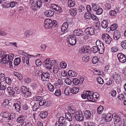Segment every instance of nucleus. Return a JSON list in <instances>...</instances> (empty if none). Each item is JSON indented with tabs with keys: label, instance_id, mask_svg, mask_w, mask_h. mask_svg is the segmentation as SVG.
<instances>
[{
	"label": "nucleus",
	"instance_id": "4d7b16f0",
	"mask_svg": "<svg viewBox=\"0 0 126 126\" xmlns=\"http://www.w3.org/2000/svg\"><path fill=\"white\" fill-rule=\"evenodd\" d=\"M65 82L67 84L70 85L72 83V81L69 78H67L65 80Z\"/></svg>",
	"mask_w": 126,
	"mask_h": 126
},
{
	"label": "nucleus",
	"instance_id": "9d476101",
	"mask_svg": "<svg viewBox=\"0 0 126 126\" xmlns=\"http://www.w3.org/2000/svg\"><path fill=\"white\" fill-rule=\"evenodd\" d=\"M68 25V24L67 22H64L61 28V33H62L61 34V35L67 32L68 31L67 28Z\"/></svg>",
	"mask_w": 126,
	"mask_h": 126
},
{
	"label": "nucleus",
	"instance_id": "412c9836",
	"mask_svg": "<svg viewBox=\"0 0 126 126\" xmlns=\"http://www.w3.org/2000/svg\"><path fill=\"white\" fill-rule=\"evenodd\" d=\"M86 93L87 95V99L90 100L93 99V93H92V92L87 91Z\"/></svg>",
	"mask_w": 126,
	"mask_h": 126
},
{
	"label": "nucleus",
	"instance_id": "7c9ffc66",
	"mask_svg": "<svg viewBox=\"0 0 126 126\" xmlns=\"http://www.w3.org/2000/svg\"><path fill=\"white\" fill-rule=\"evenodd\" d=\"M92 9L95 11L97 10L100 7L99 5L96 4L92 3Z\"/></svg>",
	"mask_w": 126,
	"mask_h": 126
},
{
	"label": "nucleus",
	"instance_id": "e433bc0d",
	"mask_svg": "<svg viewBox=\"0 0 126 126\" xmlns=\"http://www.w3.org/2000/svg\"><path fill=\"white\" fill-rule=\"evenodd\" d=\"M33 34V32L32 31L29 30L26 31L25 33V36L28 37L31 35Z\"/></svg>",
	"mask_w": 126,
	"mask_h": 126
},
{
	"label": "nucleus",
	"instance_id": "a211bd4d",
	"mask_svg": "<svg viewBox=\"0 0 126 126\" xmlns=\"http://www.w3.org/2000/svg\"><path fill=\"white\" fill-rule=\"evenodd\" d=\"M45 15L47 17H51L54 15V12L52 10H47L44 13Z\"/></svg>",
	"mask_w": 126,
	"mask_h": 126
},
{
	"label": "nucleus",
	"instance_id": "b1692460",
	"mask_svg": "<svg viewBox=\"0 0 126 126\" xmlns=\"http://www.w3.org/2000/svg\"><path fill=\"white\" fill-rule=\"evenodd\" d=\"M66 120L65 118L63 116H61L60 117L58 121L63 125H64L66 124Z\"/></svg>",
	"mask_w": 126,
	"mask_h": 126
},
{
	"label": "nucleus",
	"instance_id": "393cba45",
	"mask_svg": "<svg viewBox=\"0 0 126 126\" xmlns=\"http://www.w3.org/2000/svg\"><path fill=\"white\" fill-rule=\"evenodd\" d=\"M30 3L31 9L35 11V8L36 7V6H35V2H34L33 0H30Z\"/></svg>",
	"mask_w": 126,
	"mask_h": 126
},
{
	"label": "nucleus",
	"instance_id": "f257e3e1",
	"mask_svg": "<svg viewBox=\"0 0 126 126\" xmlns=\"http://www.w3.org/2000/svg\"><path fill=\"white\" fill-rule=\"evenodd\" d=\"M14 55L12 54H2L1 56V59L0 62L1 63H4L13 67V61L14 58Z\"/></svg>",
	"mask_w": 126,
	"mask_h": 126
},
{
	"label": "nucleus",
	"instance_id": "6e6552de",
	"mask_svg": "<svg viewBox=\"0 0 126 126\" xmlns=\"http://www.w3.org/2000/svg\"><path fill=\"white\" fill-rule=\"evenodd\" d=\"M74 117L76 120L78 121H82L84 119L83 114L81 112H78L76 113V114L74 115Z\"/></svg>",
	"mask_w": 126,
	"mask_h": 126
},
{
	"label": "nucleus",
	"instance_id": "a878e982",
	"mask_svg": "<svg viewBox=\"0 0 126 126\" xmlns=\"http://www.w3.org/2000/svg\"><path fill=\"white\" fill-rule=\"evenodd\" d=\"M77 9L75 8H71L69 10V12L70 15L73 16H75L77 14Z\"/></svg>",
	"mask_w": 126,
	"mask_h": 126
},
{
	"label": "nucleus",
	"instance_id": "58836bf2",
	"mask_svg": "<svg viewBox=\"0 0 126 126\" xmlns=\"http://www.w3.org/2000/svg\"><path fill=\"white\" fill-rule=\"evenodd\" d=\"M112 118V115H111L110 114H108L106 116L105 120L108 122L111 121Z\"/></svg>",
	"mask_w": 126,
	"mask_h": 126
},
{
	"label": "nucleus",
	"instance_id": "13d9d810",
	"mask_svg": "<svg viewBox=\"0 0 126 126\" xmlns=\"http://www.w3.org/2000/svg\"><path fill=\"white\" fill-rule=\"evenodd\" d=\"M54 10L59 13L61 12L62 11L61 8L58 6L56 8H55Z\"/></svg>",
	"mask_w": 126,
	"mask_h": 126
},
{
	"label": "nucleus",
	"instance_id": "680f3d73",
	"mask_svg": "<svg viewBox=\"0 0 126 126\" xmlns=\"http://www.w3.org/2000/svg\"><path fill=\"white\" fill-rule=\"evenodd\" d=\"M9 103V100L8 99H5L3 103V105L4 106H6L8 105Z\"/></svg>",
	"mask_w": 126,
	"mask_h": 126
},
{
	"label": "nucleus",
	"instance_id": "603ef678",
	"mask_svg": "<svg viewBox=\"0 0 126 126\" xmlns=\"http://www.w3.org/2000/svg\"><path fill=\"white\" fill-rule=\"evenodd\" d=\"M96 13L97 15H100L103 12V10L102 8H100L98 9L96 11Z\"/></svg>",
	"mask_w": 126,
	"mask_h": 126
},
{
	"label": "nucleus",
	"instance_id": "20e7f679",
	"mask_svg": "<svg viewBox=\"0 0 126 126\" xmlns=\"http://www.w3.org/2000/svg\"><path fill=\"white\" fill-rule=\"evenodd\" d=\"M52 21L50 19H46L44 22V27L46 29L51 28L52 26Z\"/></svg>",
	"mask_w": 126,
	"mask_h": 126
},
{
	"label": "nucleus",
	"instance_id": "5fc2aeb1",
	"mask_svg": "<svg viewBox=\"0 0 126 126\" xmlns=\"http://www.w3.org/2000/svg\"><path fill=\"white\" fill-rule=\"evenodd\" d=\"M98 59L96 56L94 57L93 58L92 60V62L93 63L96 64L98 62Z\"/></svg>",
	"mask_w": 126,
	"mask_h": 126
},
{
	"label": "nucleus",
	"instance_id": "09e8293b",
	"mask_svg": "<svg viewBox=\"0 0 126 126\" xmlns=\"http://www.w3.org/2000/svg\"><path fill=\"white\" fill-rule=\"evenodd\" d=\"M61 94V92L60 90L58 89L56 90L54 93V94L57 96H60Z\"/></svg>",
	"mask_w": 126,
	"mask_h": 126
},
{
	"label": "nucleus",
	"instance_id": "5701e85b",
	"mask_svg": "<svg viewBox=\"0 0 126 126\" xmlns=\"http://www.w3.org/2000/svg\"><path fill=\"white\" fill-rule=\"evenodd\" d=\"M108 21L107 20H104L101 23L102 27L104 29L106 28L108 26Z\"/></svg>",
	"mask_w": 126,
	"mask_h": 126
},
{
	"label": "nucleus",
	"instance_id": "c03bdc74",
	"mask_svg": "<svg viewBox=\"0 0 126 126\" xmlns=\"http://www.w3.org/2000/svg\"><path fill=\"white\" fill-rule=\"evenodd\" d=\"M72 81L73 84L75 85H77L80 82V80L77 79H73Z\"/></svg>",
	"mask_w": 126,
	"mask_h": 126
},
{
	"label": "nucleus",
	"instance_id": "7ed1b4c3",
	"mask_svg": "<svg viewBox=\"0 0 126 126\" xmlns=\"http://www.w3.org/2000/svg\"><path fill=\"white\" fill-rule=\"evenodd\" d=\"M102 38L105 42L108 44H109L111 43L112 40L110 36L107 33L102 34Z\"/></svg>",
	"mask_w": 126,
	"mask_h": 126
},
{
	"label": "nucleus",
	"instance_id": "4c0bfd02",
	"mask_svg": "<svg viewBox=\"0 0 126 126\" xmlns=\"http://www.w3.org/2000/svg\"><path fill=\"white\" fill-rule=\"evenodd\" d=\"M118 27L117 24L115 23L112 24L110 28V30L111 31H113L115 30Z\"/></svg>",
	"mask_w": 126,
	"mask_h": 126
},
{
	"label": "nucleus",
	"instance_id": "2f4dec72",
	"mask_svg": "<svg viewBox=\"0 0 126 126\" xmlns=\"http://www.w3.org/2000/svg\"><path fill=\"white\" fill-rule=\"evenodd\" d=\"M48 115V113L46 111L41 112L40 114V116L42 119L46 118Z\"/></svg>",
	"mask_w": 126,
	"mask_h": 126
},
{
	"label": "nucleus",
	"instance_id": "c9c22d12",
	"mask_svg": "<svg viewBox=\"0 0 126 126\" xmlns=\"http://www.w3.org/2000/svg\"><path fill=\"white\" fill-rule=\"evenodd\" d=\"M68 4L69 7H73L75 5V2L72 0H68Z\"/></svg>",
	"mask_w": 126,
	"mask_h": 126
},
{
	"label": "nucleus",
	"instance_id": "3c124183",
	"mask_svg": "<svg viewBox=\"0 0 126 126\" xmlns=\"http://www.w3.org/2000/svg\"><path fill=\"white\" fill-rule=\"evenodd\" d=\"M117 12L115 10H111L110 12V16H116L117 15Z\"/></svg>",
	"mask_w": 126,
	"mask_h": 126
},
{
	"label": "nucleus",
	"instance_id": "338daca9",
	"mask_svg": "<svg viewBox=\"0 0 126 126\" xmlns=\"http://www.w3.org/2000/svg\"><path fill=\"white\" fill-rule=\"evenodd\" d=\"M10 114L8 113L4 112L3 113V117L6 118H9V117Z\"/></svg>",
	"mask_w": 126,
	"mask_h": 126
},
{
	"label": "nucleus",
	"instance_id": "ddd939ff",
	"mask_svg": "<svg viewBox=\"0 0 126 126\" xmlns=\"http://www.w3.org/2000/svg\"><path fill=\"white\" fill-rule=\"evenodd\" d=\"M17 4L16 2L11 1L10 2H5L4 5L6 7L8 8L9 7L13 8L15 7Z\"/></svg>",
	"mask_w": 126,
	"mask_h": 126
},
{
	"label": "nucleus",
	"instance_id": "6e6d98bb",
	"mask_svg": "<svg viewBox=\"0 0 126 126\" xmlns=\"http://www.w3.org/2000/svg\"><path fill=\"white\" fill-rule=\"evenodd\" d=\"M28 89V90L26 91L23 94L25 97H27L28 96L30 95L31 93L29 90Z\"/></svg>",
	"mask_w": 126,
	"mask_h": 126
},
{
	"label": "nucleus",
	"instance_id": "4468645a",
	"mask_svg": "<svg viewBox=\"0 0 126 126\" xmlns=\"http://www.w3.org/2000/svg\"><path fill=\"white\" fill-rule=\"evenodd\" d=\"M21 103L19 101H17V102L13 104V106L14 107L15 109L17 112H19L21 110Z\"/></svg>",
	"mask_w": 126,
	"mask_h": 126
},
{
	"label": "nucleus",
	"instance_id": "e2e57ef3",
	"mask_svg": "<svg viewBox=\"0 0 126 126\" xmlns=\"http://www.w3.org/2000/svg\"><path fill=\"white\" fill-rule=\"evenodd\" d=\"M86 9L88 12L90 14H91V12L92 11V10L91 6L89 5H88L86 6Z\"/></svg>",
	"mask_w": 126,
	"mask_h": 126
},
{
	"label": "nucleus",
	"instance_id": "f3484780",
	"mask_svg": "<svg viewBox=\"0 0 126 126\" xmlns=\"http://www.w3.org/2000/svg\"><path fill=\"white\" fill-rule=\"evenodd\" d=\"M90 49L89 46H84L81 48V51L82 53H85L88 52L90 51Z\"/></svg>",
	"mask_w": 126,
	"mask_h": 126
},
{
	"label": "nucleus",
	"instance_id": "dca6fc26",
	"mask_svg": "<svg viewBox=\"0 0 126 126\" xmlns=\"http://www.w3.org/2000/svg\"><path fill=\"white\" fill-rule=\"evenodd\" d=\"M73 34L75 35L81 36L84 34L83 31L80 29H77L74 30L73 32Z\"/></svg>",
	"mask_w": 126,
	"mask_h": 126
},
{
	"label": "nucleus",
	"instance_id": "ea45409f",
	"mask_svg": "<svg viewBox=\"0 0 126 126\" xmlns=\"http://www.w3.org/2000/svg\"><path fill=\"white\" fill-rule=\"evenodd\" d=\"M70 88L69 87H66L64 90V93L66 95H68L69 94L70 92H71Z\"/></svg>",
	"mask_w": 126,
	"mask_h": 126
},
{
	"label": "nucleus",
	"instance_id": "bb28decb",
	"mask_svg": "<svg viewBox=\"0 0 126 126\" xmlns=\"http://www.w3.org/2000/svg\"><path fill=\"white\" fill-rule=\"evenodd\" d=\"M65 119L69 121H72V116L70 113L67 112L65 113Z\"/></svg>",
	"mask_w": 126,
	"mask_h": 126
},
{
	"label": "nucleus",
	"instance_id": "49530a36",
	"mask_svg": "<svg viewBox=\"0 0 126 126\" xmlns=\"http://www.w3.org/2000/svg\"><path fill=\"white\" fill-rule=\"evenodd\" d=\"M89 56H84L82 57L83 61L85 63L89 61Z\"/></svg>",
	"mask_w": 126,
	"mask_h": 126
},
{
	"label": "nucleus",
	"instance_id": "774afa93",
	"mask_svg": "<svg viewBox=\"0 0 126 126\" xmlns=\"http://www.w3.org/2000/svg\"><path fill=\"white\" fill-rule=\"evenodd\" d=\"M90 14L88 12L85 13V14H84V18L86 19H89L90 17V15H89Z\"/></svg>",
	"mask_w": 126,
	"mask_h": 126
},
{
	"label": "nucleus",
	"instance_id": "69168bd1",
	"mask_svg": "<svg viewBox=\"0 0 126 126\" xmlns=\"http://www.w3.org/2000/svg\"><path fill=\"white\" fill-rule=\"evenodd\" d=\"M52 24H53L52 27H58L57 22L56 21L53 20V21H52Z\"/></svg>",
	"mask_w": 126,
	"mask_h": 126
},
{
	"label": "nucleus",
	"instance_id": "bf43d9fd",
	"mask_svg": "<svg viewBox=\"0 0 126 126\" xmlns=\"http://www.w3.org/2000/svg\"><path fill=\"white\" fill-rule=\"evenodd\" d=\"M118 50V48L116 47H112L111 48V51L112 52H115Z\"/></svg>",
	"mask_w": 126,
	"mask_h": 126
},
{
	"label": "nucleus",
	"instance_id": "a18cd8bd",
	"mask_svg": "<svg viewBox=\"0 0 126 126\" xmlns=\"http://www.w3.org/2000/svg\"><path fill=\"white\" fill-rule=\"evenodd\" d=\"M121 45L123 48L126 49V40L122 42L121 43Z\"/></svg>",
	"mask_w": 126,
	"mask_h": 126
},
{
	"label": "nucleus",
	"instance_id": "1a4fd4ad",
	"mask_svg": "<svg viewBox=\"0 0 126 126\" xmlns=\"http://www.w3.org/2000/svg\"><path fill=\"white\" fill-rule=\"evenodd\" d=\"M117 56L120 62L124 63L126 61V58L125 55L122 53H119Z\"/></svg>",
	"mask_w": 126,
	"mask_h": 126
},
{
	"label": "nucleus",
	"instance_id": "473e14b6",
	"mask_svg": "<svg viewBox=\"0 0 126 126\" xmlns=\"http://www.w3.org/2000/svg\"><path fill=\"white\" fill-rule=\"evenodd\" d=\"M16 116V113H11L10 114L9 117L8 118V120H12L15 118Z\"/></svg>",
	"mask_w": 126,
	"mask_h": 126
},
{
	"label": "nucleus",
	"instance_id": "4be33fe9",
	"mask_svg": "<svg viewBox=\"0 0 126 126\" xmlns=\"http://www.w3.org/2000/svg\"><path fill=\"white\" fill-rule=\"evenodd\" d=\"M91 50L94 53H96L98 52L99 53L101 54H102L103 53H101V52L100 51L99 48H98V47L96 46L93 47L91 48Z\"/></svg>",
	"mask_w": 126,
	"mask_h": 126
},
{
	"label": "nucleus",
	"instance_id": "423d86ee",
	"mask_svg": "<svg viewBox=\"0 0 126 126\" xmlns=\"http://www.w3.org/2000/svg\"><path fill=\"white\" fill-rule=\"evenodd\" d=\"M51 60L50 58H47L43 63L46 68L49 70L51 69L52 66L50 63Z\"/></svg>",
	"mask_w": 126,
	"mask_h": 126
},
{
	"label": "nucleus",
	"instance_id": "0e129e2a",
	"mask_svg": "<svg viewBox=\"0 0 126 126\" xmlns=\"http://www.w3.org/2000/svg\"><path fill=\"white\" fill-rule=\"evenodd\" d=\"M46 102V100H41L39 102V105L40 106H42L45 105Z\"/></svg>",
	"mask_w": 126,
	"mask_h": 126
},
{
	"label": "nucleus",
	"instance_id": "cd10ccee",
	"mask_svg": "<svg viewBox=\"0 0 126 126\" xmlns=\"http://www.w3.org/2000/svg\"><path fill=\"white\" fill-rule=\"evenodd\" d=\"M84 115L85 117L87 119L90 118L91 116V113L89 110H86L84 112Z\"/></svg>",
	"mask_w": 126,
	"mask_h": 126
},
{
	"label": "nucleus",
	"instance_id": "8fccbe9b",
	"mask_svg": "<svg viewBox=\"0 0 126 126\" xmlns=\"http://www.w3.org/2000/svg\"><path fill=\"white\" fill-rule=\"evenodd\" d=\"M97 80L98 82L101 84H102L104 83L103 80L100 77H98L97 79Z\"/></svg>",
	"mask_w": 126,
	"mask_h": 126
},
{
	"label": "nucleus",
	"instance_id": "a19ab883",
	"mask_svg": "<svg viewBox=\"0 0 126 126\" xmlns=\"http://www.w3.org/2000/svg\"><path fill=\"white\" fill-rule=\"evenodd\" d=\"M103 107L101 106H99L97 109V112L99 114H100L103 112Z\"/></svg>",
	"mask_w": 126,
	"mask_h": 126
},
{
	"label": "nucleus",
	"instance_id": "f8f14e48",
	"mask_svg": "<svg viewBox=\"0 0 126 126\" xmlns=\"http://www.w3.org/2000/svg\"><path fill=\"white\" fill-rule=\"evenodd\" d=\"M84 32L87 35H93L94 33L93 28L91 27H88L86 28Z\"/></svg>",
	"mask_w": 126,
	"mask_h": 126
},
{
	"label": "nucleus",
	"instance_id": "052dcab7",
	"mask_svg": "<svg viewBox=\"0 0 126 126\" xmlns=\"http://www.w3.org/2000/svg\"><path fill=\"white\" fill-rule=\"evenodd\" d=\"M105 6L106 10H108L111 8L110 4L109 3H107L105 4Z\"/></svg>",
	"mask_w": 126,
	"mask_h": 126
},
{
	"label": "nucleus",
	"instance_id": "f03ea898",
	"mask_svg": "<svg viewBox=\"0 0 126 126\" xmlns=\"http://www.w3.org/2000/svg\"><path fill=\"white\" fill-rule=\"evenodd\" d=\"M112 116L114 120L115 126H120L122 124V121L120 117L115 113H114L112 114Z\"/></svg>",
	"mask_w": 126,
	"mask_h": 126
},
{
	"label": "nucleus",
	"instance_id": "aec40b11",
	"mask_svg": "<svg viewBox=\"0 0 126 126\" xmlns=\"http://www.w3.org/2000/svg\"><path fill=\"white\" fill-rule=\"evenodd\" d=\"M25 118L24 116L23 115H20L17 118L16 121L19 123H22L25 121Z\"/></svg>",
	"mask_w": 126,
	"mask_h": 126
},
{
	"label": "nucleus",
	"instance_id": "79ce46f5",
	"mask_svg": "<svg viewBox=\"0 0 126 126\" xmlns=\"http://www.w3.org/2000/svg\"><path fill=\"white\" fill-rule=\"evenodd\" d=\"M28 89H29L27 88L26 87L24 86H22L21 87L20 90L22 94H23L26 91L28 90Z\"/></svg>",
	"mask_w": 126,
	"mask_h": 126
},
{
	"label": "nucleus",
	"instance_id": "c85d7f7f",
	"mask_svg": "<svg viewBox=\"0 0 126 126\" xmlns=\"http://www.w3.org/2000/svg\"><path fill=\"white\" fill-rule=\"evenodd\" d=\"M68 73L69 75H70L71 76L73 77H76L78 74L76 72L71 70H69Z\"/></svg>",
	"mask_w": 126,
	"mask_h": 126
},
{
	"label": "nucleus",
	"instance_id": "c756f323",
	"mask_svg": "<svg viewBox=\"0 0 126 126\" xmlns=\"http://www.w3.org/2000/svg\"><path fill=\"white\" fill-rule=\"evenodd\" d=\"M79 88L78 87L72 88L71 90V93L73 94H76L79 91Z\"/></svg>",
	"mask_w": 126,
	"mask_h": 126
},
{
	"label": "nucleus",
	"instance_id": "72a5a7b5",
	"mask_svg": "<svg viewBox=\"0 0 126 126\" xmlns=\"http://www.w3.org/2000/svg\"><path fill=\"white\" fill-rule=\"evenodd\" d=\"M21 60L19 58H16L14 62V64L16 65H18L20 63Z\"/></svg>",
	"mask_w": 126,
	"mask_h": 126
},
{
	"label": "nucleus",
	"instance_id": "37998d69",
	"mask_svg": "<svg viewBox=\"0 0 126 126\" xmlns=\"http://www.w3.org/2000/svg\"><path fill=\"white\" fill-rule=\"evenodd\" d=\"M5 79V75L4 74L1 73L0 74V80L1 82H4Z\"/></svg>",
	"mask_w": 126,
	"mask_h": 126
},
{
	"label": "nucleus",
	"instance_id": "39448f33",
	"mask_svg": "<svg viewBox=\"0 0 126 126\" xmlns=\"http://www.w3.org/2000/svg\"><path fill=\"white\" fill-rule=\"evenodd\" d=\"M75 37L71 35H69L67 37V40L68 42L72 45H74L76 43Z\"/></svg>",
	"mask_w": 126,
	"mask_h": 126
},
{
	"label": "nucleus",
	"instance_id": "2eb2a0df",
	"mask_svg": "<svg viewBox=\"0 0 126 126\" xmlns=\"http://www.w3.org/2000/svg\"><path fill=\"white\" fill-rule=\"evenodd\" d=\"M121 36V33L120 32L117 30L115 31L113 33L114 39L115 40H118Z\"/></svg>",
	"mask_w": 126,
	"mask_h": 126
},
{
	"label": "nucleus",
	"instance_id": "de8ad7c7",
	"mask_svg": "<svg viewBox=\"0 0 126 126\" xmlns=\"http://www.w3.org/2000/svg\"><path fill=\"white\" fill-rule=\"evenodd\" d=\"M59 70V67L57 65H55L53 67V72L54 73H57Z\"/></svg>",
	"mask_w": 126,
	"mask_h": 126
},
{
	"label": "nucleus",
	"instance_id": "9b49d317",
	"mask_svg": "<svg viewBox=\"0 0 126 126\" xmlns=\"http://www.w3.org/2000/svg\"><path fill=\"white\" fill-rule=\"evenodd\" d=\"M50 78V75L47 72H43V74L42 77L41 79L43 81H47L49 80Z\"/></svg>",
	"mask_w": 126,
	"mask_h": 126
},
{
	"label": "nucleus",
	"instance_id": "6ab92c4d",
	"mask_svg": "<svg viewBox=\"0 0 126 126\" xmlns=\"http://www.w3.org/2000/svg\"><path fill=\"white\" fill-rule=\"evenodd\" d=\"M37 5L35 3V6L36 7L35 8V11H36L37 10L41 7L42 5V1L41 0H38L36 1Z\"/></svg>",
	"mask_w": 126,
	"mask_h": 126
},
{
	"label": "nucleus",
	"instance_id": "864d4df0",
	"mask_svg": "<svg viewBox=\"0 0 126 126\" xmlns=\"http://www.w3.org/2000/svg\"><path fill=\"white\" fill-rule=\"evenodd\" d=\"M5 81L8 84L10 85L11 84V79L9 77H6V78Z\"/></svg>",
	"mask_w": 126,
	"mask_h": 126
},
{
	"label": "nucleus",
	"instance_id": "f704fd0d",
	"mask_svg": "<svg viewBox=\"0 0 126 126\" xmlns=\"http://www.w3.org/2000/svg\"><path fill=\"white\" fill-rule=\"evenodd\" d=\"M47 88L51 92H53L54 89L53 85L50 83H48L47 84Z\"/></svg>",
	"mask_w": 126,
	"mask_h": 126
},
{
	"label": "nucleus",
	"instance_id": "0eeeda50",
	"mask_svg": "<svg viewBox=\"0 0 126 126\" xmlns=\"http://www.w3.org/2000/svg\"><path fill=\"white\" fill-rule=\"evenodd\" d=\"M96 45L99 48L100 51L101 52V53H103L104 52V47L103 43L100 40H98L96 42Z\"/></svg>",
	"mask_w": 126,
	"mask_h": 126
}]
</instances>
